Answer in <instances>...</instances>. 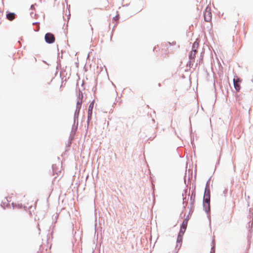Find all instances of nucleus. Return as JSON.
I'll return each mask as SVG.
<instances>
[{
  "instance_id": "obj_12",
  "label": "nucleus",
  "mask_w": 253,
  "mask_h": 253,
  "mask_svg": "<svg viewBox=\"0 0 253 253\" xmlns=\"http://www.w3.org/2000/svg\"><path fill=\"white\" fill-rule=\"evenodd\" d=\"M198 47L199 42H197V40H196L193 44L192 50L197 51V49H198Z\"/></svg>"
},
{
  "instance_id": "obj_11",
  "label": "nucleus",
  "mask_w": 253,
  "mask_h": 253,
  "mask_svg": "<svg viewBox=\"0 0 253 253\" xmlns=\"http://www.w3.org/2000/svg\"><path fill=\"white\" fill-rule=\"evenodd\" d=\"M196 53H197V51L191 50V51L189 54V56L190 59H191V60L194 59L195 58Z\"/></svg>"
},
{
  "instance_id": "obj_14",
  "label": "nucleus",
  "mask_w": 253,
  "mask_h": 253,
  "mask_svg": "<svg viewBox=\"0 0 253 253\" xmlns=\"http://www.w3.org/2000/svg\"><path fill=\"white\" fill-rule=\"evenodd\" d=\"M195 198V194L192 193L191 195V203L192 205L194 204Z\"/></svg>"
},
{
  "instance_id": "obj_1",
  "label": "nucleus",
  "mask_w": 253,
  "mask_h": 253,
  "mask_svg": "<svg viewBox=\"0 0 253 253\" xmlns=\"http://www.w3.org/2000/svg\"><path fill=\"white\" fill-rule=\"evenodd\" d=\"M203 201L204 207L207 212L210 209V190L209 186L208 185L205 188Z\"/></svg>"
},
{
  "instance_id": "obj_4",
  "label": "nucleus",
  "mask_w": 253,
  "mask_h": 253,
  "mask_svg": "<svg viewBox=\"0 0 253 253\" xmlns=\"http://www.w3.org/2000/svg\"><path fill=\"white\" fill-rule=\"evenodd\" d=\"M188 221V220L187 218L183 220L180 229V234H182V235H183L184 233L187 226Z\"/></svg>"
},
{
  "instance_id": "obj_10",
  "label": "nucleus",
  "mask_w": 253,
  "mask_h": 253,
  "mask_svg": "<svg viewBox=\"0 0 253 253\" xmlns=\"http://www.w3.org/2000/svg\"><path fill=\"white\" fill-rule=\"evenodd\" d=\"M81 106H82V101L78 100L77 102L76 113L78 112V113H79L80 110L81 108Z\"/></svg>"
},
{
  "instance_id": "obj_5",
  "label": "nucleus",
  "mask_w": 253,
  "mask_h": 253,
  "mask_svg": "<svg viewBox=\"0 0 253 253\" xmlns=\"http://www.w3.org/2000/svg\"><path fill=\"white\" fill-rule=\"evenodd\" d=\"M94 101H93L89 104V106L88 107V120H90L91 119V115L92 114V110H93V108L94 107Z\"/></svg>"
},
{
  "instance_id": "obj_7",
  "label": "nucleus",
  "mask_w": 253,
  "mask_h": 253,
  "mask_svg": "<svg viewBox=\"0 0 253 253\" xmlns=\"http://www.w3.org/2000/svg\"><path fill=\"white\" fill-rule=\"evenodd\" d=\"M182 234L179 233V235H178L177 239V244L176 247L179 248H178V250L179 249L180 247H181V244L182 240Z\"/></svg>"
},
{
  "instance_id": "obj_2",
  "label": "nucleus",
  "mask_w": 253,
  "mask_h": 253,
  "mask_svg": "<svg viewBox=\"0 0 253 253\" xmlns=\"http://www.w3.org/2000/svg\"><path fill=\"white\" fill-rule=\"evenodd\" d=\"M204 19L206 22H210L211 20V8L209 7H207L205 9L204 13Z\"/></svg>"
},
{
  "instance_id": "obj_6",
  "label": "nucleus",
  "mask_w": 253,
  "mask_h": 253,
  "mask_svg": "<svg viewBox=\"0 0 253 253\" xmlns=\"http://www.w3.org/2000/svg\"><path fill=\"white\" fill-rule=\"evenodd\" d=\"M240 82L241 80L237 77L233 79L234 87L237 91H239L240 89V85L239 84V83Z\"/></svg>"
},
{
  "instance_id": "obj_3",
  "label": "nucleus",
  "mask_w": 253,
  "mask_h": 253,
  "mask_svg": "<svg viewBox=\"0 0 253 253\" xmlns=\"http://www.w3.org/2000/svg\"><path fill=\"white\" fill-rule=\"evenodd\" d=\"M44 38L46 42L48 43H52L55 40L54 36L50 33H46L45 35Z\"/></svg>"
},
{
  "instance_id": "obj_9",
  "label": "nucleus",
  "mask_w": 253,
  "mask_h": 253,
  "mask_svg": "<svg viewBox=\"0 0 253 253\" xmlns=\"http://www.w3.org/2000/svg\"><path fill=\"white\" fill-rule=\"evenodd\" d=\"M6 18L10 21H12L15 18V14L14 13H9L6 14Z\"/></svg>"
},
{
  "instance_id": "obj_13",
  "label": "nucleus",
  "mask_w": 253,
  "mask_h": 253,
  "mask_svg": "<svg viewBox=\"0 0 253 253\" xmlns=\"http://www.w3.org/2000/svg\"><path fill=\"white\" fill-rule=\"evenodd\" d=\"M12 207L15 208H16V207H18V208H21L22 207V204H18L17 205L16 203H12Z\"/></svg>"
},
{
  "instance_id": "obj_8",
  "label": "nucleus",
  "mask_w": 253,
  "mask_h": 253,
  "mask_svg": "<svg viewBox=\"0 0 253 253\" xmlns=\"http://www.w3.org/2000/svg\"><path fill=\"white\" fill-rule=\"evenodd\" d=\"M52 169H53V175L55 174H58L59 172H61L60 170L59 169V168L56 166V165H52Z\"/></svg>"
}]
</instances>
